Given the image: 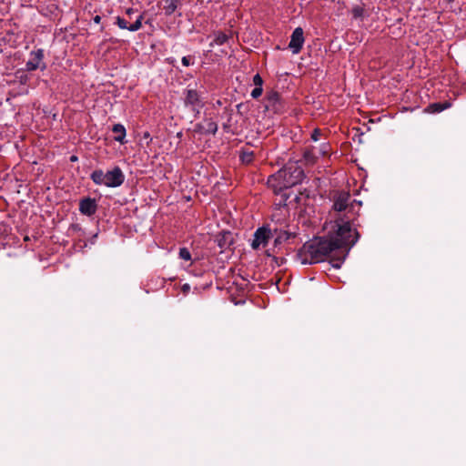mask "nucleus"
<instances>
[{
  "mask_svg": "<svg viewBox=\"0 0 466 466\" xmlns=\"http://www.w3.org/2000/svg\"><path fill=\"white\" fill-rule=\"evenodd\" d=\"M218 124L212 118L205 117L202 122L194 127V131L201 135H215L218 131Z\"/></svg>",
  "mask_w": 466,
  "mask_h": 466,
  "instance_id": "nucleus-9",
  "label": "nucleus"
},
{
  "mask_svg": "<svg viewBox=\"0 0 466 466\" xmlns=\"http://www.w3.org/2000/svg\"><path fill=\"white\" fill-rule=\"evenodd\" d=\"M70 160H71L72 162L76 161V160H77V157H76V156H72V157H70Z\"/></svg>",
  "mask_w": 466,
  "mask_h": 466,
  "instance_id": "nucleus-31",
  "label": "nucleus"
},
{
  "mask_svg": "<svg viewBox=\"0 0 466 466\" xmlns=\"http://www.w3.org/2000/svg\"><path fill=\"white\" fill-rule=\"evenodd\" d=\"M44 50L39 48L37 50H34L30 52L29 58L25 64V69L27 71H35L36 69H41L42 71L46 68V64L44 63Z\"/></svg>",
  "mask_w": 466,
  "mask_h": 466,
  "instance_id": "nucleus-8",
  "label": "nucleus"
},
{
  "mask_svg": "<svg viewBox=\"0 0 466 466\" xmlns=\"http://www.w3.org/2000/svg\"><path fill=\"white\" fill-rule=\"evenodd\" d=\"M178 0H166L164 10L166 15H172L177 8Z\"/></svg>",
  "mask_w": 466,
  "mask_h": 466,
  "instance_id": "nucleus-19",
  "label": "nucleus"
},
{
  "mask_svg": "<svg viewBox=\"0 0 466 466\" xmlns=\"http://www.w3.org/2000/svg\"><path fill=\"white\" fill-rule=\"evenodd\" d=\"M97 204L96 199L91 198H86L80 200L79 211L86 216H92L96 212Z\"/></svg>",
  "mask_w": 466,
  "mask_h": 466,
  "instance_id": "nucleus-14",
  "label": "nucleus"
},
{
  "mask_svg": "<svg viewBox=\"0 0 466 466\" xmlns=\"http://www.w3.org/2000/svg\"><path fill=\"white\" fill-rule=\"evenodd\" d=\"M228 39V35L221 31H218L214 33V39L210 43V46L213 47L214 46H222L224 45Z\"/></svg>",
  "mask_w": 466,
  "mask_h": 466,
  "instance_id": "nucleus-18",
  "label": "nucleus"
},
{
  "mask_svg": "<svg viewBox=\"0 0 466 466\" xmlns=\"http://www.w3.org/2000/svg\"><path fill=\"white\" fill-rule=\"evenodd\" d=\"M262 91H263L262 87L255 86V88L251 91V96L253 98H258L261 96Z\"/></svg>",
  "mask_w": 466,
  "mask_h": 466,
  "instance_id": "nucleus-25",
  "label": "nucleus"
},
{
  "mask_svg": "<svg viewBox=\"0 0 466 466\" xmlns=\"http://www.w3.org/2000/svg\"><path fill=\"white\" fill-rule=\"evenodd\" d=\"M328 152V145H323V147H322V154H326Z\"/></svg>",
  "mask_w": 466,
  "mask_h": 466,
  "instance_id": "nucleus-30",
  "label": "nucleus"
},
{
  "mask_svg": "<svg viewBox=\"0 0 466 466\" xmlns=\"http://www.w3.org/2000/svg\"><path fill=\"white\" fill-rule=\"evenodd\" d=\"M143 15H139L136 21L129 25L127 24V21L121 17V16H116V25L120 28V29H127L130 32H136V31H138L141 27H142V21H143Z\"/></svg>",
  "mask_w": 466,
  "mask_h": 466,
  "instance_id": "nucleus-13",
  "label": "nucleus"
},
{
  "mask_svg": "<svg viewBox=\"0 0 466 466\" xmlns=\"http://www.w3.org/2000/svg\"><path fill=\"white\" fill-rule=\"evenodd\" d=\"M90 178L96 185L117 187L124 183L125 175L119 167H115L107 172H104L102 169L94 170L90 175Z\"/></svg>",
  "mask_w": 466,
  "mask_h": 466,
  "instance_id": "nucleus-3",
  "label": "nucleus"
},
{
  "mask_svg": "<svg viewBox=\"0 0 466 466\" xmlns=\"http://www.w3.org/2000/svg\"><path fill=\"white\" fill-rule=\"evenodd\" d=\"M271 229L272 236H275V246L280 245L290 238H294L296 236L295 232H291L289 228L271 227Z\"/></svg>",
  "mask_w": 466,
  "mask_h": 466,
  "instance_id": "nucleus-12",
  "label": "nucleus"
},
{
  "mask_svg": "<svg viewBox=\"0 0 466 466\" xmlns=\"http://www.w3.org/2000/svg\"><path fill=\"white\" fill-rule=\"evenodd\" d=\"M94 22L96 24H99L100 21H101V17L99 15H96L94 18H93Z\"/></svg>",
  "mask_w": 466,
  "mask_h": 466,
  "instance_id": "nucleus-29",
  "label": "nucleus"
},
{
  "mask_svg": "<svg viewBox=\"0 0 466 466\" xmlns=\"http://www.w3.org/2000/svg\"><path fill=\"white\" fill-rule=\"evenodd\" d=\"M285 206H279V208L272 214L271 223L267 227H277V228H289L288 211L283 210L281 208Z\"/></svg>",
  "mask_w": 466,
  "mask_h": 466,
  "instance_id": "nucleus-11",
  "label": "nucleus"
},
{
  "mask_svg": "<svg viewBox=\"0 0 466 466\" xmlns=\"http://www.w3.org/2000/svg\"><path fill=\"white\" fill-rule=\"evenodd\" d=\"M184 104L186 106L195 112L196 116L199 115L201 108L204 106L200 95L195 89H187L185 92Z\"/></svg>",
  "mask_w": 466,
  "mask_h": 466,
  "instance_id": "nucleus-7",
  "label": "nucleus"
},
{
  "mask_svg": "<svg viewBox=\"0 0 466 466\" xmlns=\"http://www.w3.org/2000/svg\"><path fill=\"white\" fill-rule=\"evenodd\" d=\"M216 241L221 251L228 249L233 244L232 234L228 231H224L217 237Z\"/></svg>",
  "mask_w": 466,
  "mask_h": 466,
  "instance_id": "nucleus-15",
  "label": "nucleus"
},
{
  "mask_svg": "<svg viewBox=\"0 0 466 466\" xmlns=\"http://www.w3.org/2000/svg\"><path fill=\"white\" fill-rule=\"evenodd\" d=\"M303 29L297 27L291 34L289 47L291 49L293 54H299L304 45Z\"/></svg>",
  "mask_w": 466,
  "mask_h": 466,
  "instance_id": "nucleus-10",
  "label": "nucleus"
},
{
  "mask_svg": "<svg viewBox=\"0 0 466 466\" xmlns=\"http://www.w3.org/2000/svg\"><path fill=\"white\" fill-rule=\"evenodd\" d=\"M278 177H282L284 185L290 188L303 180L304 171L297 163L289 162L278 171Z\"/></svg>",
  "mask_w": 466,
  "mask_h": 466,
  "instance_id": "nucleus-4",
  "label": "nucleus"
},
{
  "mask_svg": "<svg viewBox=\"0 0 466 466\" xmlns=\"http://www.w3.org/2000/svg\"><path fill=\"white\" fill-rule=\"evenodd\" d=\"M272 229L271 227L263 226L258 228L254 233V238L251 243V247L254 249H258L259 248H265L268 240L272 238Z\"/></svg>",
  "mask_w": 466,
  "mask_h": 466,
  "instance_id": "nucleus-6",
  "label": "nucleus"
},
{
  "mask_svg": "<svg viewBox=\"0 0 466 466\" xmlns=\"http://www.w3.org/2000/svg\"><path fill=\"white\" fill-rule=\"evenodd\" d=\"M184 289H189V286L187 284H185L183 287Z\"/></svg>",
  "mask_w": 466,
  "mask_h": 466,
  "instance_id": "nucleus-32",
  "label": "nucleus"
},
{
  "mask_svg": "<svg viewBox=\"0 0 466 466\" xmlns=\"http://www.w3.org/2000/svg\"><path fill=\"white\" fill-rule=\"evenodd\" d=\"M451 104L450 102L444 103H432L428 106L426 111L429 113H441L443 110L451 107Z\"/></svg>",
  "mask_w": 466,
  "mask_h": 466,
  "instance_id": "nucleus-17",
  "label": "nucleus"
},
{
  "mask_svg": "<svg viewBox=\"0 0 466 466\" xmlns=\"http://www.w3.org/2000/svg\"><path fill=\"white\" fill-rule=\"evenodd\" d=\"M134 12L135 10L133 8H127L126 14L130 16Z\"/></svg>",
  "mask_w": 466,
  "mask_h": 466,
  "instance_id": "nucleus-28",
  "label": "nucleus"
},
{
  "mask_svg": "<svg viewBox=\"0 0 466 466\" xmlns=\"http://www.w3.org/2000/svg\"><path fill=\"white\" fill-rule=\"evenodd\" d=\"M279 100V96L278 93L273 92V93L268 95V96H267L268 106H273V104Z\"/></svg>",
  "mask_w": 466,
  "mask_h": 466,
  "instance_id": "nucleus-21",
  "label": "nucleus"
},
{
  "mask_svg": "<svg viewBox=\"0 0 466 466\" xmlns=\"http://www.w3.org/2000/svg\"><path fill=\"white\" fill-rule=\"evenodd\" d=\"M191 57L190 56H183L181 59L182 65L184 66H189L191 65Z\"/></svg>",
  "mask_w": 466,
  "mask_h": 466,
  "instance_id": "nucleus-27",
  "label": "nucleus"
},
{
  "mask_svg": "<svg viewBox=\"0 0 466 466\" xmlns=\"http://www.w3.org/2000/svg\"><path fill=\"white\" fill-rule=\"evenodd\" d=\"M243 163L248 164L253 160V152H243L240 156Z\"/></svg>",
  "mask_w": 466,
  "mask_h": 466,
  "instance_id": "nucleus-22",
  "label": "nucleus"
},
{
  "mask_svg": "<svg viewBox=\"0 0 466 466\" xmlns=\"http://www.w3.org/2000/svg\"><path fill=\"white\" fill-rule=\"evenodd\" d=\"M321 135L320 130L316 128L313 130L311 134V139L314 141H318L319 139V136Z\"/></svg>",
  "mask_w": 466,
  "mask_h": 466,
  "instance_id": "nucleus-26",
  "label": "nucleus"
},
{
  "mask_svg": "<svg viewBox=\"0 0 466 466\" xmlns=\"http://www.w3.org/2000/svg\"><path fill=\"white\" fill-rule=\"evenodd\" d=\"M267 183L268 187H270L273 192L279 198V202L276 205L287 206V200L289 197V195L287 193V190L289 188V187H288V185H284L285 181L282 177H278V172L269 176Z\"/></svg>",
  "mask_w": 466,
  "mask_h": 466,
  "instance_id": "nucleus-5",
  "label": "nucleus"
},
{
  "mask_svg": "<svg viewBox=\"0 0 466 466\" xmlns=\"http://www.w3.org/2000/svg\"><path fill=\"white\" fill-rule=\"evenodd\" d=\"M352 15L355 18H359V17H361L363 15V13H364V9L360 6V5H356L352 8Z\"/></svg>",
  "mask_w": 466,
  "mask_h": 466,
  "instance_id": "nucleus-23",
  "label": "nucleus"
},
{
  "mask_svg": "<svg viewBox=\"0 0 466 466\" xmlns=\"http://www.w3.org/2000/svg\"><path fill=\"white\" fill-rule=\"evenodd\" d=\"M179 258L183 260L188 261L191 259V254L187 248H181L179 249Z\"/></svg>",
  "mask_w": 466,
  "mask_h": 466,
  "instance_id": "nucleus-20",
  "label": "nucleus"
},
{
  "mask_svg": "<svg viewBox=\"0 0 466 466\" xmlns=\"http://www.w3.org/2000/svg\"><path fill=\"white\" fill-rule=\"evenodd\" d=\"M360 201L351 199L349 192L338 191L333 196V210L337 212L332 228H338L342 223L346 228H349L350 238H353L356 234H359L355 228L354 221L358 217V212Z\"/></svg>",
  "mask_w": 466,
  "mask_h": 466,
  "instance_id": "nucleus-2",
  "label": "nucleus"
},
{
  "mask_svg": "<svg viewBox=\"0 0 466 466\" xmlns=\"http://www.w3.org/2000/svg\"><path fill=\"white\" fill-rule=\"evenodd\" d=\"M360 234H356L353 238H350L349 228L342 223L338 228L331 229L327 237L314 238L307 241L298 251L297 258L303 264H316L322 262L333 251L340 248H346L343 258L332 260V266L339 268L349 250L357 243Z\"/></svg>",
  "mask_w": 466,
  "mask_h": 466,
  "instance_id": "nucleus-1",
  "label": "nucleus"
},
{
  "mask_svg": "<svg viewBox=\"0 0 466 466\" xmlns=\"http://www.w3.org/2000/svg\"><path fill=\"white\" fill-rule=\"evenodd\" d=\"M253 84L255 85V86L262 87L263 79L261 78V76L258 74H256L253 76Z\"/></svg>",
  "mask_w": 466,
  "mask_h": 466,
  "instance_id": "nucleus-24",
  "label": "nucleus"
},
{
  "mask_svg": "<svg viewBox=\"0 0 466 466\" xmlns=\"http://www.w3.org/2000/svg\"><path fill=\"white\" fill-rule=\"evenodd\" d=\"M113 133L116 134L114 139L121 144L125 143L126 128L122 124H115L112 127Z\"/></svg>",
  "mask_w": 466,
  "mask_h": 466,
  "instance_id": "nucleus-16",
  "label": "nucleus"
}]
</instances>
